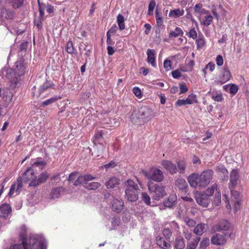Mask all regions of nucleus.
<instances>
[{
    "label": "nucleus",
    "mask_w": 249,
    "mask_h": 249,
    "mask_svg": "<svg viewBox=\"0 0 249 249\" xmlns=\"http://www.w3.org/2000/svg\"><path fill=\"white\" fill-rule=\"evenodd\" d=\"M11 211L12 208L10 205L7 203H3L0 207V216L6 218L11 213Z\"/></svg>",
    "instance_id": "obj_18"
},
{
    "label": "nucleus",
    "mask_w": 249,
    "mask_h": 249,
    "mask_svg": "<svg viewBox=\"0 0 249 249\" xmlns=\"http://www.w3.org/2000/svg\"><path fill=\"white\" fill-rule=\"evenodd\" d=\"M202 4H197L194 7V11L196 13L202 14L203 11H205L204 9H201Z\"/></svg>",
    "instance_id": "obj_55"
},
{
    "label": "nucleus",
    "mask_w": 249,
    "mask_h": 249,
    "mask_svg": "<svg viewBox=\"0 0 249 249\" xmlns=\"http://www.w3.org/2000/svg\"><path fill=\"white\" fill-rule=\"evenodd\" d=\"M176 186L179 190L183 193H186L187 192V183L184 179L179 178L176 180Z\"/></svg>",
    "instance_id": "obj_22"
},
{
    "label": "nucleus",
    "mask_w": 249,
    "mask_h": 249,
    "mask_svg": "<svg viewBox=\"0 0 249 249\" xmlns=\"http://www.w3.org/2000/svg\"><path fill=\"white\" fill-rule=\"evenodd\" d=\"M217 184L216 183H213L211 187H208L206 190V192L204 193H206L207 195L209 196V197L212 196L215 190L217 191Z\"/></svg>",
    "instance_id": "obj_37"
},
{
    "label": "nucleus",
    "mask_w": 249,
    "mask_h": 249,
    "mask_svg": "<svg viewBox=\"0 0 249 249\" xmlns=\"http://www.w3.org/2000/svg\"><path fill=\"white\" fill-rule=\"evenodd\" d=\"M155 113L146 106L140 107L138 110L134 111L131 116V120L134 124H141L151 120Z\"/></svg>",
    "instance_id": "obj_2"
},
{
    "label": "nucleus",
    "mask_w": 249,
    "mask_h": 249,
    "mask_svg": "<svg viewBox=\"0 0 249 249\" xmlns=\"http://www.w3.org/2000/svg\"><path fill=\"white\" fill-rule=\"evenodd\" d=\"M21 75L18 74L13 68H8L6 71V76L11 82L10 88L14 89L18 86Z\"/></svg>",
    "instance_id": "obj_6"
},
{
    "label": "nucleus",
    "mask_w": 249,
    "mask_h": 249,
    "mask_svg": "<svg viewBox=\"0 0 249 249\" xmlns=\"http://www.w3.org/2000/svg\"><path fill=\"white\" fill-rule=\"evenodd\" d=\"M221 194L220 193L217 192L215 195V197L213 200V202L216 206H219L221 203Z\"/></svg>",
    "instance_id": "obj_50"
},
{
    "label": "nucleus",
    "mask_w": 249,
    "mask_h": 249,
    "mask_svg": "<svg viewBox=\"0 0 249 249\" xmlns=\"http://www.w3.org/2000/svg\"><path fill=\"white\" fill-rule=\"evenodd\" d=\"M213 20V17L211 15L206 16L204 19L203 24L205 26L209 25Z\"/></svg>",
    "instance_id": "obj_53"
},
{
    "label": "nucleus",
    "mask_w": 249,
    "mask_h": 249,
    "mask_svg": "<svg viewBox=\"0 0 249 249\" xmlns=\"http://www.w3.org/2000/svg\"><path fill=\"white\" fill-rule=\"evenodd\" d=\"M172 74L174 78L178 79L181 76V73L178 70H175L172 72Z\"/></svg>",
    "instance_id": "obj_64"
},
{
    "label": "nucleus",
    "mask_w": 249,
    "mask_h": 249,
    "mask_svg": "<svg viewBox=\"0 0 249 249\" xmlns=\"http://www.w3.org/2000/svg\"><path fill=\"white\" fill-rule=\"evenodd\" d=\"M38 5V11L39 12V18L40 19H43L44 17V9L46 7V4L44 3H41L39 0H37Z\"/></svg>",
    "instance_id": "obj_34"
},
{
    "label": "nucleus",
    "mask_w": 249,
    "mask_h": 249,
    "mask_svg": "<svg viewBox=\"0 0 249 249\" xmlns=\"http://www.w3.org/2000/svg\"><path fill=\"white\" fill-rule=\"evenodd\" d=\"M148 187L152 197L156 200H159L166 195L165 187L162 184H155L149 181Z\"/></svg>",
    "instance_id": "obj_4"
},
{
    "label": "nucleus",
    "mask_w": 249,
    "mask_h": 249,
    "mask_svg": "<svg viewBox=\"0 0 249 249\" xmlns=\"http://www.w3.org/2000/svg\"><path fill=\"white\" fill-rule=\"evenodd\" d=\"M120 184V179L116 177H112L105 183V185L107 188H113L117 187Z\"/></svg>",
    "instance_id": "obj_26"
},
{
    "label": "nucleus",
    "mask_w": 249,
    "mask_h": 249,
    "mask_svg": "<svg viewBox=\"0 0 249 249\" xmlns=\"http://www.w3.org/2000/svg\"><path fill=\"white\" fill-rule=\"evenodd\" d=\"M14 18V12L12 10L6 9L4 7L0 8V21L5 19H11Z\"/></svg>",
    "instance_id": "obj_14"
},
{
    "label": "nucleus",
    "mask_w": 249,
    "mask_h": 249,
    "mask_svg": "<svg viewBox=\"0 0 249 249\" xmlns=\"http://www.w3.org/2000/svg\"><path fill=\"white\" fill-rule=\"evenodd\" d=\"M36 246H35L33 249H36V248H38V249H46V245L44 243L41 242L38 243L36 239Z\"/></svg>",
    "instance_id": "obj_57"
},
{
    "label": "nucleus",
    "mask_w": 249,
    "mask_h": 249,
    "mask_svg": "<svg viewBox=\"0 0 249 249\" xmlns=\"http://www.w3.org/2000/svg\"><path fill=\"white\" fill-rule=\"evenodd\" d=\"M231 75L230 71L228 68L225 67L220 70L219 75V79L215 82L217 84H223L228 81L231 78Z\"/></svg>",
    "instance_id": "obj_10"
},
{
    "label": "nucleus",
    "mask_w": 249,
    "mask_h": 249,
    "mask_svg": "<svg viewBox=\"0 0 249 249\" xmlns=\"http://www.w3.org/2000/svg\"><path fill=\"white\" fill-rule=\"evenodd\" d=\"M185 247V241L183 237L179 235L175 239V248L177 249H183Z\"/></svg>",
    "instance_id": "obj_27"
},
{
    "label": "nucleus",
    "mask_w": 249,
    "mask_h": 249,
    "mask_svg": "<svg viewBox=\"0 0 249 249\" xmlns=\"http://www.w3.org/2000/svg\"><path fill=\"white\" fill-rule=\"evenodd\" d=\"M177 200V196L175 195H170L167 200H165L163 204L165 207L171 208Z\"/></svg>",
    "instance_id": "obj_29"
},
{
    "label": "nucleus",
    "mask_w": 249,
    "mask_h": 249,
    "mask_svg": "<svg viewBox=\"0 0 249 249\" xmlns=\"http://www.w3.org/2000/svg\"><path fill=\"white\" fill-rule=\"evenodd\" d=\"M53 85L52 82L47 81L42 86H40L38 89V93L39 96H41L42 94L47 91Z\"/></svg>",
    "instance_id": "obj_31"
},
{
    "label": "nucleus",
    "mask_w": 249,
    "mask_h": 249,
    "mask_svg": "<svg viewBox=\"0 0 249 249\" xmlns=\"http://www.w3.org/2000/svg\"><path fill=\"white\" fill-rule=\"evenodd\" d=\"M213 171L211 169L203 171L200 175L193 173L190 175L187 180L190 186L193 188H205L212 181Z\"/></svg>",
    "instance_id": "obj_1"
},
{
    "label": "nucleus",
    "mask_w": 249,
    "mask_h": 249,
    "mask_svg": "<svg viewBox=\"0 0 249 249\" xmlns=\"http://www.w3.org/2000/svg\"><path fill=\"white\" fill-rule=\"evenodd\" d=\"M178 166L179 171L180 173H183L185 172L186 164L183 161H179L178 162Z\"/></svg>",
    "instance_id": "obj_51"
},
{
    "label": "nucleus",
    "mask_w": 249,
    "mask_h": 249,
    "mask_svg": "<svg viewBox=\"0 0 249 249\" xmlns=\"http://www.w3.org/2000/svg\"><path fill=\"white\" fill-rule=\"evenodd\" d=\"M226 235V234H220L219 233L213 235L211 238L212 244L219 246L224 245L227 241Z\"/></svg>",
    "instance_id": "obj_12"
},
{
    "label": "nucleus",
    "mask_w": 249,
    "mask_h": 249,
    "mask_svg": "<svg viewBox=\"0 0 249 249\" xmlns=\"http://www.w3.org/2000/svg\"><path fill=\"white\" fill-rule=\"evenodd\" d=\"M196 95L193 94L189 95L186 99L178 100L176 104L178 106H184L186 105H191L194 103H197Z\"/></svg>",
    "instance_id": "obj_15"
},
{
    "label": "nucleus",
    "mask_w": 249,
    "mask_h": 249,
    "mask_svg": "<svg viewBox=\"0 0 249 249\" xmlns=\"http://www.w3.org/2000/svg\"><path fill=\"white\" fill-rule=\"evenodd\" d=\"M170 227L172 228V230H174L176 231H178L179 229V226L177 222L175 221H173L171 223Z\"/></svg>",
    "instance_id": "obj_54"
},
{
    "label": "nucleus",
    "mask_w": 249,
    "mask_h": 249,
    "mask_svg": "<svg viewBox=\"0 0 249 249\" xmlns=\"http://www.w3.org/2000/svg\"><path fill=\"white\" fill-rule=\"evenodd\" d=\"M65 188L63 187H57L53 188L51 191L50 197L51 199H54L59 197L64 192Z\"/></svg>",
    "instance_id": "obj_21"
},
{
    "label": "nucleus",
    "mask_w": 249,
    "mask_h": 249,
    "mask_svg": "<svg viewBox=\"0 0 249 249\" xmlns=\"http://www.w3.org/2000/svg\"><path fill=\"white\" fill-rule=\"evenodd\" d=\"M184 221L186 224L190 227H193L196 226V222L193 219L186 218Z\"/></svg>",
    "instance_id": "obj_52"
},
{
    "label": "nucleus",
    "mask_w": 249,
    "mask_h": 249,
    "mask_svg": "<svg viewBox=\"0 0 249 249\" xmlns=\"http://www.w3.org/2000/svg\"><path fill=\"white\" fill-rule=\"evenodd\" d=\"M7 3H12L13 7L17 9L22 6L23 4V0H5Z\"/></svg>",
    "instance_id": "obj_32"
},
{
    "label": "nucleus",
    "mask_w": 249,
    "mask_h": 249,
    "mask_svg": "<svg viewBox=\"0 0 249 249\" xmlns=\"http://www.w3.org/2000/svg\"><path fill=\"white\" fill-rule=\"evenodd\" d=\"M117 21L121 30H123L125 28L124 18L123 16L119 14L117 17Z\"/></svg>",
    "instance_id": "obj_35"
},
{
    "label": "nucleus",
    "mask_w": 249,
    "mask_h": 249,
    "mask_svg": "<svg viewBox=\"0 0 249 249\" xmlns=\"http://www.w3.org/2000/svg\"><path fill=\"white\" fill-rule=\"evenodd\" d=\"M197 47H202L205 45V38L203 36H198L196 39Z\"/></svg>",
    "instance_id": "obj_45"
},
{
    "label": "nucleus",
    "mask_w": 249,
    "mask_h": 249,
    "mask_svg": "<svg viewBox=\"0 0 249 249\" xmlns=\"http://www.w3.org/2000/svg\"><path fill=\"white\" fill-rule=\"evenodd\" d=\"M161 165L165 169V170L171 174H174L177 173V169L176 165L169 160H163Z\"/></svg>",
    "instance_id": "obj_16"
},
{
    "label": "nucleus",
    "mask_w": 249,
    "mask_h": 249,
    "mask_svg": "<svg viewBox=\"0 0 249 249\" xmlns=\"http://www.w3.org/2000/svg\"><path fill=\"white\" fill-rule=\"evenodd\" d=\"M186 35L193 39L197 38V33L195 28L191 29L189 32L186 33Z\"/></svg>",
    "instance_id": "obj_48"
},
{
    "label": "nucleus",
    "mask_w": 249,
    "mask_h": 249,
    "mask_svg": "<svg viewBox=\"0 0 249 249\" xmlns=\"http://www.w3.org/2000/svg\"><path fill=\"white\" fill-rule=\"evenodd\" d=\"M194 65V62L193 60H190L189 63L186 64V66L181 68V71L186 72L192 71L193 67Z\"/></svg>",
    "instance_id": "obj_39"
},
{
    "label": "nucleus",
    "mask_w": 249,
    "mask_h": 249,
    "mask_svg": "<svg viewBox=\"0 0 249 249\" xmlns=\"http://www.w3.org/2000/svg\"><path fill=\"white\" fill-rule=\"evenodd\" d=\"M156 1L155 0H151L150 1L149 5H148V15H152L153 14V10L156 6Z\"/></svg>",
    "instance_id": "obj_41"
},
{
    "label": "nucleus",
    "mask_w": 249,
    "mask_h": 249,
    "mask_svg": "<svg viewBox=\"0 0 249 249\" xmlns=\"http://www.w3.org/2000/svg\"><path fill=\"white\" fill-rule=\"evenodd\" d=\"M163 66H164V69L166 71H169V70L171 69V61L168 60H165L164 61Z\"/></svg>",
    "instance_id": "obj_60"
},
{
    "label": "nucleus",
    "mask_w": 249,
    "mask_h": 249,
    "mask_svg": "<svg viewBox=\"0 0 249 249\" xmlns=\"http://www.w3.org/2000/svg\"><path fill=\"white\" fill-rule=\"evenodd\" d=\"M208 229L207 224L200 223L196 225L193 230V232L198 236L202 235Z\"/></svg>",
    "instance_id": "obj_20"
},
{
    "label": "nucleus",
    "mask_w": 249,
    "mask_h": 249,
    "mask_svg": "<svg viewBox=\"0 0 249 249\" xmlns=\"http://www.w3.org/2000/svg\"><path fill=\"white\" fill-rule=\"evenodd\" d=\"M142 201L147 205L151 204V198L146 193H142Z\"/></svg>",
    "instance_id": "obj_43"
},
{
    "label": "nucleus",
    "mask_w": 249,
    "mask_h": 249,
    "mask_svg": "<svg viewBox=\"0 0 249 249\" xmlns=\"http://www.w3.org/2000/svg\"><path fill=\"white\" fill-rule=\"evenodd\" d=\"M125 187V198L131 202L138 199L140 192L138 185L132 179H128L124 183Z\"/></svg>",
    "instance_id": "obj_3"
},
{
    "label": "nucleus",
    "mask_w": 249,
    "mask_h": 249,
    "mask_svg": "<svg viewBox=\"0 0 249 249\" xmlns=\"http://www.w3.org/2000/svg\"><path fill=\"white\" fill-rule=\"evenodd\" d=\"M124 202L122 200L114 198L112 201V210L117 213H120L123 209Z\"/></svg>",
    "instance_id": "obj_19"
},
{
    "label": "nucleus",
    "mask_w": 249,
    "mask_h": 249,
    "mask_svg": "<svg viewBox=\"0 0 249 249\" xmlns=\"http://www.w3.org/2000/svg\"><path fill=\"white\" fill-rule=\"evenodd\" d=\"M26 67V64L24 63V59L22 57H20L15 62L13 68L17 71L18 74L22 76L25 73Z\"/></svg>",
    "instance_id": "obj_11"
},
{
    "label": "nucleus",
    "mask_w": 249,
    "mask_h": 249,
    "mask_svg": "<svg viewBox=\"0 0 249 249\" xmlns=\"http://www.w3.org/2000/svg\"><path fill=\"white\" fill-rule=\"evenodd\" d=\"M183 14L184 10L183 9L180 10V9L178 8L171 10L169 14V17L176 18L183 16Z\"/></svg>",
    "instance_id": "obj_30"
},
{
    "label": "nucleus",
    "mask_w": 249,
    "mask_h": 249,
    "mask_svg": "<svg viewBox=\"0 0 249 249\" xmlns=\"http://www.w3.org/2000/svg\"><path fill=\"white\" fill-rule=\"evenodd\" d=\"M118 29V27L116 25H114L107 32V41L108 42V40L109 39V37H111V35L114 34L116 33Z\"/></svg>",
    "instance_id": "obj_42"
},
{
    "label": "nucleus",
    "mask_w": 249,
    "mask_h": 249,
    "mask_svg": "<svg viewBox=\"0 0 249 249\" xmlns=\"http://www.w3.org/2000/svg\"><path fill=\"white\" fill-rule=\"evenodd\" d=\"M44 19H45L44 18L43 19H40L39 18V19L35 20L34 21L35 24H36V25L37 26V27L38 29H40L42 28V21H43L44 20Z\"/></svg>",
    "instance_id": "obj_63"
},
{
    "label": "nucleus",
    "mask_w": 249,
    "mask_h": 249,
    "mask_svg": "<svg viewBox=\"0 0 249 249\" xmlns=\"http://www.w3.org/2000/svg\"><path fill=\"white\" fill-rule=\"evenodd\" d=\"M145 176L149 179L158 182H161L164 178L163 172L157 168L152 169L148 172H145Z\"/></svg>",
    "instance_id": "obj_7"
},
{
    "label": "nucleus",
    "mask_w": 249,
    "mask_h": 249,
    "mask_svg": "<svg viewBox=\"0 0 249 249\" xmlns=\"http://www.w3.org/2000/svg\"><path fill=\"white\" fill-rule=\"evenodd\" d=\"M216 172H221L224 175H227L228 173L227 169L222 164L217 165L215 168Z\"/></svg>",
    "instance_id": "obj_47"
},
{
    "label": "nucleus",
    "mask_w": 249,
    "mask_h": 249,
    "mask_svg": "<svg viewBox=\"0 0 249 249\" xmlns=\"http://www.w3.org/2000/svg\"><path fill=\"white\" fill-rule=\"evenodd\" d=\"M230 227L229 222L226 220H221L217 224L214 225L213 227L214 231H227Z\"/></svg>",
    "instance_id": "obj_13"
},
{
    "label": "nucleus",
    "mask_w": 249,
    "mask_h": 249,
    "mask_svg": "<svg viewBox=\"0 0 249 249\" xmlns=\"http://www.w3.org/2000/svg\"><path fill=\"white\" fill-rule=\"evenodd\" d=\"M34 171L31 167L28 168L23 174L22 177H19L17 179V192L19 194L20 190L23 186V181L27 182L28 181H32L35 179L34 176Z\"/></svg>",
    "instance_id": "obj_5"
},
{
    "label": "nucleus",
    "mask_w": 249,
    "mask_h": 249,
    "mask_svg": "<svg viewBox=\"0 0 249 249\" xmlns=\"http://www.w3.org/2000/svg\"><path fill=\"white\" fill-rule=\"evenodd\" d=\"M162 234L165 239L169 242L171 239L173 232L169 228H165L162 230Z\"/></svg>",
    "instance_id": "obj_33"
},
{
    "label": "nucleus",
    "mask_w": 249,
    "mask_h": 249,
    "mask_svg": "<svg viewBox=\"0 0 249 249\" xmlns=\"http://www.w3.org/2000/svg\"><path fill=\"white\" fill-rule=\"evenodd\" d=\"M17 184L14 183L12 185L11 188L10 189L9 193L8 194L9 196H12L14 192L16 191L17 195H18V193L17 192Z\"/></svg>",
    "instance_id": "obj_56"
},
{
    "label": "nucleus",
    "mask_w": 249,
    "mask_h": 249,
    "mask_svg": "<svg viewBox=\"0 0 249 249\" xmlns=\"http://www.w3.org/2000/svg\"><path fill=\"white\" fill-rule=\"evenodd\" d=\"M195 198L197 203L204 208L207 207L211 202V199L206 193H197Z\"/></svg>",
    "instance_id": "obj_9"
},
{
    "label": "nucleus",
    "mask_w": 249,
    "mask_h": 249,
    "mask_svg": "<svg viewBox=\"0 0 249 249\" xmlns=\"http://www.w3.org/2000/svg\"><path fill=\"white\" fill-rule=\"evenodd\" d=\"M133 92L134 94L138 97L142 96V92L140 89L138 87H135L133 89Z\"/></svg>",
    "instance_id": "obj_58"
},
{
    "label": "nucleus",
    "mask_w": 249,
    "mask_h": 249,
    "mask_svg": "<svg viewBox=\"0 0 249 249\" xmlns=\"http://www.w3.org/2000/svg\"><path fill=\"white\" fill-rule=\"evenodd\" d=\"M46 164L47 163L46 161L41 160V158H38L36 160V161L32 164V168H38L39 170H41L45 167Z\"/></svg>",
    "instance_id": "obj_28"
},
{
    "label": "nucleus",
    "mask_w": 249,
    "mask_h": 249,
    "mask_svg": "<svg viewBox=\"0 0 249 249\" xmlns=\"http://www.w3.org/2000/svg\"><path fill=\"white\" fill-rule=\"evenodd\" d=\"M210 240L208 238H204L200 242L199 246L200 249H205L209 245Z\"/></svg>",
    "instance_id": "obj_44"
},
{
    "label": "nucleus",
    "mask_w": 249,
    "mask_h": 249,
    "mask_svg": "<svg viewBox=\"0 0 249 249\" xmlns=\"http://www.w3.org/2000/svg\"><path fill=\"white\" fill-rule=\"evenodd\" d=\"M147 61L150 64L152 67H156L155 63V51L154 50L148 49L147 51Z\"/></svg>",
    "instance_id": "obj_25"
},
{
    "label": "nucleus",
    "mask_w": 249,
    "mask_h": 249,
    "mask_svg": "<svg viewBox=\"0 0 249 249\" xmlns=\"http://www.w3.org/2000/svg\"><path fill=\"white\" fill-rule=\"evenodd\" d=\"M111 223L114 226H118L120 223V219L118 217H113L112 218Z\"/></svg>",
    "instance_id": "obj_61"
},
{
    "label": "nucleus",
    "mask_w": 249,
    "mask_h": 249,
    "mask_svg": "<svg viewBox=\"0 0 249 249\" xmlns=\"http://www.w3.org/2000/svg\"><path fill=\"white\" fill-rule=\"evenodd\" d=\"M58 98L57 97H53L52 98H50L49 99H48L44 102H43L41 104L42 106H46L49 105H50L53 103H54L56 101L58 100Z\"/></svg>",
    "instance_id": "obj_49"
},
{
    "label": "nucleus",
    "mask_w": 249,
    "mask_h": 249,
    "mask_svg": "<svg viewBox=\"0 0 249 249\" xmlns=\"http://www.w3.org/2000/svg\"><path fill=\"white\" fill-rule=\"evenodd\" d=\"M101 186V184L99 182H93L89 183L86 186V188L89 190H96Z\"/></svg>",
    "instance_id": "obj_40"
},
{
    "label": "nucleus",
    "mask_w": 249,
    "mask_h": 249,
    "mask_svg": "<svg viewBox=\"0 0 249 249\" xmlns=\"http://www.w3.org/2000/svg\"><path fill=\"white\" fill-rule=\"evenodd\" d=\"M216 64L221 66L223 64V59L222 56L218 55L216 58Z\"/></svg>",
    "instance_id": "obj_62"
},
{
    "label": "nucleus",
    "mask_w": 249,
    "mask_h": 249,
    "mask_svg": "<svg viewBox=\"0 0 249 249\" xmlns=\"http://www.w3.org/2000/svg\"><path fill=\"white\" fill-rule=\"evenodd\" d=\"M239 178L238 172L237 170L233 169L230 174V187H234L237 183V181Z\"/></svg>",
    "instance_id": "obj_24"
},
{
    "label": "nucleus",
    "mask_w": 249,
    "mask_h": 249,
    "mask_svg": "<svg viewBox=\"0 0 249 249\" xmlns=\"http://www.w3.org/2000/svg\"><path fill=\"white\" fill-rule=\"evenodd\" d=\"M155 17L156 19L157 26L160 27L163 24V18L158 11L157 9L155 11Z\"/></svg>",
    "instance_id": "obj_38"
},
{
    "label": "nucleus",
    "mask_w": 249,
    "mask_h": 249,
    "mask_svg": "<svg viewBox=\"0 0 249 249\" xmlns=\"http://www.w3.org/2000/svg\"><path fill=\"white\" fill-rule=\"evenodd\" d=\"M50 177L49 174L46 172H43L37 177H35V179H33L29 184L30 187H37L41 184L44 183Z\"/></svg>",
    "instance_id": "obj_8"
},
{
    "label": "nucleus",
    "mask_w": 249,
    "mask_h": 249,
    "mask_svg": "<svg viewBox=\"0 0 249 249\" xmlns=\"http://www.w3.org/2000/svg\"><path fill=\"white\" fill-rule=\"evenodd\" d=\"M95 178L91 175H85L78 177L77 179L74 182V185L78 186L80 184H87L88 181L92 180Z\"/></svg>",
    "instance_id": "obj_17"
},
{
    "label": "nucleus",
    "mask_w": 249,
    "mask_h": 249,
    "mask_svg": "<svg viewBox=\"0 0 249 249\" xmlns=\"http://www.w3.org/2000/svg\"><path fill=\"white\" fill-rule=\"evenodd\" d=\"M183 32L181 28L179 27H176L174 31H172L170 32L169 37H175L179 35H183Z\"/></svg>",
    "instance_id": "obj_36"
},
{
    "label": "nucleus",
    "mask_w": 249,
    "mask_h": 249,
    "mask_svg": "<svg viewBox=\"0 0 249 249\" xmlns=\"http://www.w3.org/2000/svg\"><path fill=\"white\" fill-rule=\"evenodd\" d=\"M238 87L235 84H231L230 88V91L232 94H235L238 91Z\"/></svg>",
    "instance_id": "obj_59"
},
{
    "label": "nucleus",
    "mask_w": 249,
    "mask_h": 249,
    "mask_svg": "<svg viewBox=\"0 0 249 249\" xmlns=\"http://www.w3.org/2000/svg\"><path fill=\"white\" fill-rule=\"evenodd\" d=\"M156 241L157 244L161 249H170L171 247L170 244L165 241L163 238L160 236L156 237Z\"/></svg>",
    "instance_id": "obj_23"
},
{
    "label": "nucleus",
    "mask_w": 249,
    "mask_h": 249,
    "mask_svg": "<svg viewBox=\"0 0 249 249\" xmlns=\"http://www.w3.org/2000/svg\"><path fill=\"white\" fill-rule=\"evenodd\" d=\"M183 234L185 238L187 240H190L192 237V233L191 231L185 228L183 230Z\"/></svg>",
    "instance_id": "obj_46"
}]
</instances>
